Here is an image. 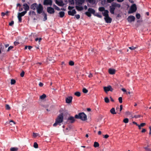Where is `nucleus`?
I'll list each match as a JSON object with an SVG mask.
<instances>
[{
  "label": "nucleus",
  "mask_w": 151,
  "mask_h": 151,
  "mask_svg": "<svg viewBox=\"0 0 151 151\" xmlns=\"http://www.w3.org/2000/svg\"><path fill=\"white\" fill-rule=\"evenodd\" d=\"M30 8L34 10L37 9V13L39 14L42 13L43 10V7L41 4H38L37 3H33L31 5Z\"/></svg>",
  "instance_id": "nucleus-1"
},
{
  "label": "nucleus",
  "mask_w": 151,
  "mask_h": 151,
  "mask_svg": "<svg viewBox=\"0 0 151 151\" xmlns=\"http://www.w3.org/2000/svg\"><path fill=\"white\" fill-rule=\"evenodd\" d=\"M76 4V6L75 7L78 11H81L83 9V7L82 6L85 0H75Z\"/></svg>",
  "instance_id": "nucleus-2"
},
{
  "label": "nucleus",
  "mask_w": 151,
  "mask_h": 151,
  "mask_svg": "<svg viewBox=\"0 0 151 151\" xmlns=\"http://www.w3.org/2000/svg\"><path fill=\"white\" fill-rule=\"evenodd\" d=\"M121 6L120 4L115 2H113L111 6H109L110 12V13L112 14H114V11L115 9L117 8H119Z\"/></svg>",
  "instance_id": "nucleus-3"
},
{
  "label": "nucleus",
  "mask_w": 151,
  "mask_h": 151,
  "mask_svg": "<svg viewBox=\"0 0 151 151\" xmlns=\"http://www.w3.org/2000/svg\"><path fill=\"white\" fill-rule=\"evenodd\" d=\"M75 117L76 119H80L82 121H85L87 119L86 115L83 112L79 113L78 115H76Z\"/></svg>",
  "instance_id": "nucleus-4"
},
{
  "label": "nucleus",
  "mask_w": 151,
  "mask_h": 151,
  "mask_svg": "<svg viewBox=\"0 0 151 151\" xmlns=\"http://www.w3.org/2000/svg\"><path fill=\"white\" fill-rule=\"evenodd\" d=\"M63 119V114H60L57 117V125H60V123L62 122Z\"/></svg>",
  "instance_id": "nucleus-5"
},
{
  "label": "nucleus",
  "mask_w": 151,
  "mask_h": 151,
  "mask_svg": "<svg viewBox=\"0 0 151 151\" xmlns=\"http://www.w3.org/2000/svg\"><path fill=\"white\" fill-rule=\"evenodd\" d=\"M137 10V7L135 4H133L131 6L128 13L129 14L135 12Z\"/></svg>",
  "instance_id": "nucleus-6"
},
{
  "label": "nucleus",
  "mask_w": 151,
  "mask_h": 151,
  "mask_svg": "<svg viewBox=\"0 0 151 151\" xmlns=\"http://www.w3.org/2000/svg\"><path fill=\"white\" fill-rule=\"evenodd\" d=\"M104 90L106 93H107L109 91L111 92L112 91L113 89L111 86L109 85L107 86L104 87Z\"/></svg>",
  "instance_id": "nucleus-7"
},
{
  "label": "nucleus",
  "mask_w": 151,
  "mask_h": 151,
  "mask_svg": "<svg viewBox=\"0 0 151 151\" xmlns=\"http://www.w3.org/2000/svg\"><path fill=\"white\" fill-rule=\"evenodd\" d=\"M52 3V0H44L43 4L44 5L51 6Z\"/></svg>",
  "instance_id": "nucleus-8"
},
{
  "label": "nucleus",
  "mask_w": 151,
  "mask_h": 151,
  "mask_svg": "<svg viewBox=\"0 0 151 151\" xmlns=\"http://www.w3.org/2000/svg\"><path fill=\"white\" fill-rule=\"evenodd\" d=\"M127 19L129 22H131L135 21V17L133 16L130 15L128 17Z\"/></svg>",
  "instance_id": "nucleus-9"
},
{
  "label": "nucleus",
  "mask_w": 151,
  "mask_h": 151,
  "mask_svg": "<svg viewBox=\"0 0 151 151\" xmlns=\"http://www.w3.org/2000/svg\"><path fill=\"white\" fill-rule=\"evenodd\" d=\"M47 11L48 13L51 14L54 13L55 12L54 9L51 7H47Z\"/></svg>",
  "instance_id": "nucleus-10"
},
{
  "label": "nucleus",
  "mask_w": 151,
  "mask_h": 151,
  "mask_svg": "<svg viewBox=\"0 0 151 151\" xmlns=\"http://www.w3.org/2000/svg\"><path fill=\"white\" fill-rule=\"evenodd\" d=\"M73 97L72 96H68L65 99V101L66 103L69 104L72 101Z\"/></svg>",
  "instance_id": "nucleus-11"
},
{
  "label": "nucleus",
  "mask_w": 151,
  "mask_h": 151,
  "mask_svg": "<svg viewBox=\"0 0 151 151\" xmlns=\"http://www.w3.org/2000/svg\"><path fill=\"white\" fill-rule=\"evenodd\" d=\"M68 13L69 15L74 16L76 14V12L75 9H73L72 11H68Z\"/></svg>",
  "instance_id": "nucleus-12"
},
{
  "label": "nucleus",
  "mask_w": 151,
  "mask_h": 151,
  "mask_svg": "<svg viewBox=\"0 0 151 151\" xmlns=\"http://www.w3.org/2000/svg\"><path fill=\"white\" fill-rule=\"evenodd\" d=\"M23 9L25 10L24 11H27L29 10V6L26 3L24 4H23Z\"/></svg>",
  "instance_id": "nucleus-13"
},
{
  "label": "nucleus",
  "mask_w": 151,
  "mask_h": 151,
  "mask_svg": "<svg viewBox=\"0 0 151 151\" xmlns=\"http://www.w3.org/2000/svg\"><path fill=\"white\" fill-rule=\"evenodd\" d=\"M104 18L106 23H110L111 22L112 19L109 16L104 17Z\"/></svg>",
  "instance_id": "nucleus-14"
},
{
  "label": "nucleus",
  "mask_w": 151,
  "mask_h": 151,
  "mask_svg": "<svg viewBox=\"0 0 151 151\" xmlns=\"http://www.w3.org/2000/svg\"><path fill=\"white\" fill-rule=\"evenodd\" d=\"M68 121L70 123H73L75 121L74 118L72 116H70L68 119Z\"/></svg>",
  "instance_id": "nucleus-15"
},
{
  "label": "nucleus",
  "mask_w": 151,
  "mask_h": 151,
  "mask_svg": "<svg viewBox=\"0 0 151 151\" xmlns=\"http://www.w3.org/2000/svg\"><path fill=\"white\" fill-rule=\"evenodd\" d=\"M116 70L110 68L109 70V73L110 74L113 75L115 74Z\"/></svg>",
  "instance_id": "nucleus-16"
},
{
  "label": "nucleus",
  "mask_w": 151,
  "mask_h": 151,
  "mask_svg": "<svg viewBox=\"0 0 151 151\" xmlns=\"http://www.w3.org/2000/svg\"><path fill=\"white\" fill-rule=\"evenodd\" d=\"M109 11L107 10H104V12H102L103 15L105 17L109 16Z\"/></svg>",
  "instance_id": "nucleus-17"
},
{
  "label": "nucleus",
  "mask_w": 151,
  "mask_h": 151,
  "mask_svg": "<svg viewBox=\"0 0 151 151\" xmlns=\"http://www.w3.org/2000/svg\"><path fill=\"white\" fill-rule=\"evenodd\" d=\"M88 11L91 14H92L93 15L95 14V10L92 8H89L88 9Z\"/></svg>",
  "instance_id": "nucleus-18"
},
{
  "label": "nucleus",
  "mask_w": 151,
  "mask_h": 151,
  "mask_svg": "<svg viewBox=\"0 0 151 151\" xmlns=\"http://www.w3.org/2000/svg\"><path fill=\"white\" fill-rule=\"evenodd\" d=\"M110 112L112 114H115L116 113L114 108H112L110 109Z\"/></svg>",
  "instance_id": "nucleus-19"
},
{
  "label": "nucleus",
  "mask_w": 151,
  "mask_h": 151,
  "mask_svg": "<svg viewBox=\"0 0 151 151\" xmlns=\"http://www.w3.org/2000/svg\"><path fill=\"white\" fill-rule=\"evenodd\" d=\"M27 13L26 11H23L21 13H19L18 16H19L21 17H22L24 15Z\"/></svg>",
  "instance_id": "nucleus-20"
},
{
  "label": "nucleus",
  "mask_w": 151,
  "mask_h": 151,
  "mask_svg": "<svg viewBox=\"0 0 151 151\" xmlns=\"http://www.w3.org/2000/svg\"><path fill=\"white\" fill-rule=\"evenodd\" d=\"M86 1L87 2H89L92 4H94L96 2V0H86Z\"/></svg>",
  "instance_id": "nucleus-21"
},
{
  "label": "nucleus",
  "mask_w": 151,
  "mask_h": 151,
  "mask_svg": "<svg viewBox=\"0 0 151 151\" xmlns=\"http://www.w3.org/2000/svg\"><path fill=\"white\" fill-rule=\"evenodd\" d=\"M64 4L62 1H57V5L59 6H63Z\"/></svg>",
  "instance_id": "nucleus-22"
},
{
  "label": "nucleus",
  "mask_w": 151,
  "mask_h": 151,
  "mask_svg": "<svg viewBox=\"0 0 151 151\" xmlns=\"http://www.w3.org/2000/svg\"><path fill=\"white\" fill-rule=\"evenodd\" d=\"M42 13V14L44 16V17L43 18V21H45L47 19V14L46 13H45V12L43 11Z\"/></svg>",
  "instance_id": "nucleus-23"
},
{
  "label": "nucleus",
  "mask_w": 151,
  "mask_h": 151,
  "mask_svg": "<svg viewBox=\"0 0 151 151\" xmlns=\"http://www.w3.org/2000/svg\"><path fill=\"white\" fill-rule=\"evenodd\" d=\"M65 15V13L64 12L61 11L59 13V16L60 17H63Z\"/></svg>",
  "instance_id": "nucleus-24"
},
{
  "label": "nucleus",
  "mask_w": 151,
  "mask_h": 151,
  "mask_svg": "<svg viewBox=\"0 0 151 151\" xmlns=\"http://www.w3.org/2000/svg\"><path fill=\"white\" fill-rule=\"evenodd\" d=\"M31 15H32L35 16L36 15V14L34 11H30L29 12V15L30 16Z\"/></svg>",
  "instance_id": "nucleus-25"
},
{
  "label": "nucleus",
  "mask_w": 151,
  "mask_h": 151,
  "mask_svg": "<svg viewBox=\"0 0 151 151\" xmlns=\"http://www.w3.org/2000/svg\"><path fill=\"white\" fill-rule=\"evenodd\" d=\"M94 15L95 16H96L99 18H101L102 17L101 14L99 13H97L96 14L95 13V14H94Z\"/></svg>",
  "instance_id": "nucleus-26"
},
{
  "label": "nucleus",
  "mask_w": 151,
  "mask_h": 151,
  "mask_svg": "<svg viewBox=\"0 0 151 151\" xmlns=\"http://www.w3.org/2000/svg\"><path fill=\"white\" fill-rule=\"evenodd\" d=\"M18 148L17 147H12L10 149L11 151H17Z\"/></svg>",
  "instance_id": "nucleus-27"
},
{
  "label": "nucleus",
  "mask_w": 151,
  "mask_h": 151,
  "mask_svg": "<svg viewBox=\"0 0 151 151\" xmlns=\"http://www.w3.org/2000/svg\"><path fill=\"white\" fill-rule=\"evenodd\" d=\"M99 143L96 142H94L93 145V146L95 147H97L99 146Z\"/></svg>",
  "instance_id": "nucleus-28"
},
{
  "label": "nucleus",
  "mask_w": 151,
  "mask_h": 151,
  "mask_svg": "<svg viewBox=\"0 0 151 151\" xmlns=\"http://www.w3.org/2000/svg\"><path fill=\"white\" fill-rule=\"evenodd\" d=\"M68 2L70 5H73L74 3V0H69Z\"/></svg>",
  "instance_id": "nucleus-29"
},
{
  "label": "nucleus",
  "mask_w": 151,
  "mask_h": 151,
  "mask_svg": "<svg viewBox=\"0 0 151 151\" xmlns=\"http://www.w3.org/2000/svg\"><path fill=\"white\" fill-rule=\"evenodd\" d=\"M105 10V8L103 7H100L99 9V10L101 12L104 11Z\"/></svg>",
  "instance_id": "nucleus-30"
},
{
  "label": "nucleus",
  "mask_w": 151,
  "mask_h": 151,
  "mask_svg": "<svg viewBox=\"0 0 151 151\" xmlns=\"http://www.w3.org/2000/svg\"><path fill=\"white\" fill-rule=\"evenodd\" d=\"M74 95L78 97H79L81 96V93L79 92H76L75 93Z\"/></svg>",
  "instance_id": "nucleus-31"
},
{
  "label": "nucleus",
  "mask_w": 151,
  "mask_h": 151,
  "mask_svg": "<svg viewBox=\"0 0 151 151\" xmlns=\"http://www.w3.org/2000/svg\"><path fill=\"white\" fill-rule=\"evenodd\" d=\"M46 97V96L45 94H43L42 95L40 96V98L42 99H43Z\"/></svg>",
  "instance_id": "nucleus-32"
},
{
  "label": "nucleus",
  "mask_w": 151,
  "mask_h": 151,
  "mask_svg": "<svg viewBox=\"0 0 151 151\" xmlns=\"http://www.w3.org/2000/svg\"><path fill=\"white\" fill-rule=\"evenodd\" d=\"M9 12L7 11L5 13L2 12L1 15L2 16H4L5 15H8V14Z\"/></svg>",
  "instance_id": "nucleus-33"
},
{
  "label": "nucleus",
  "mask_w": 151,
  "mask_h": 151,
  "mask_svg": "<svg viewBox=\"0 0 151 151\" xmlns=\"http://www.w3.org/2000/svg\"><path fill=\"white\" fill-rule=\"evenodd\" d=\"M85 14L88 17H90L91 16V14L89 12H86L85 13Z\"/></svg>",
  "instance_id": "nucleus-34"
},
{
  "label": "nucleus",
  "mask_w": 151,
  "mask_h": 151,
  "mask_svg": "<svg viewBox=\"0 0 151 151\" xmlns=\"http://www.w3.org/2000/svg\"><path fill=\"white\" fill-rule=\"evenodd\" d=\"M123 122L125 123H127L129 122V119L127 118H126L124 119Z\"/></svg>",
  "instance_id": "nucleus-35"
},
{
  "label": "nucleus",
  "mask_w": 151,
  "mask_h": 151,
  "mask_svg": "<svg viewBox=\"0 0 151 151\" xmlns=\"http://www.w3.org/2000/svg\"><path fill=\"white\" fill-rule=\"evenodd\" d=\"M33 146L35 148H37L38 147V145L36 142H35L34 143Z\"/></svg>",
  "instance_id": "nucleus-36"
},
{
  "label": "nucleus",
  "mask_w": 151,
  "mask_h": 151,
  "mask_svg": "<svg viewBox=\"0 0 151 151\" xmlns=\"http://www.w3.org/2000/svg\"><path fill=\"white\" fill-rule=\"evenodd\" d=\"M105 102L106 103H108L109 102V100L108 97H106L104 98Z\"/></svg>",
  "instance_id": "nucleus-37"
},
{
  "label": "nucleus",
  "mask_w": 151,
  "mask_h": 151,
  "mask_svg": "<svg viewBox=\"0 0 151 151\" xmlns=\"http://www.w3.org/2000/svg\"><path fill=\"white\" fill-rule=\"evenodd\" d=\"M137 48V47H134L133 46H132L131 47H129V48L131 50H134L135 49H136Z\"/></svg>",
  "instance_id": "nucleus-38"
},
{
  "label": "nucleus",
  "mask_w": 151,
  "mask_h": 151,
  "mask_svg": "<svg viewBox=\"0 0 151 151\" xmlns=\"http://www.w3.org/2000/svg\"><path fill=\"white\" fill-rule=\"evenodd\" d=\"M6 109L7 110H9L11 109V108L7 104L5 106Z\"/></svg>",
  "instance_id": "nucleus-39"
},
{
  "label": "nucleus",
  "mask_w": 151,
  "mask_h": 151,
  "mask_svg": "<svg viewBox=\"0 0 151 151\" xmlns=\"http://www.w3.org/2000/svg\"><path fill=\"white\" fill-rule=\"evenodd\" d=\"M16 83V81L14 79H12L11 80V83L12 85Z\"/></svg>",
  "instance_id": "nucleus-40"
},
{
  "label": "nucleus",
  "mask_w": 151,
  "mask_h": 151,
  "mask_svg": "<svg viewBox=\"0 0 151 151\" xmlns=\"http://www.w3.org/2000/svg\"><path fill=\"white\" fill-rule=\"evenodd\" d=\"M69 64L70 66H73L74 65V63L73 61H70L69 62Z\"/></svg>",
  "instance_id": "nucleus-41"
},
{
  "label": "nucleus",
  "mask_w": 151,
  "mask_h": 151,
  "mask_svg": "<svg viewBox=\"0 0 151 151\" xmlns=\"http://www.w3.org/2000/svg\"><path fill=\"white\" fill-rule=\"evenodd\" d=\"M83 92L84 93H87L88 92V90L86 88H83Z\"/></svg>",
  "instance_id": "nucleus-42"
},
{
  "label": "nucleus",
  "mask_w": 151,
  "mask_h": 151,
  "mask_svg": "<svg viewBox=\"0 0 151 151\" xmlns=\"http://www.w3.org/2000/svg\"><path fill=\"white\" fill-rule=\"evenodd\" d=\"M136 17L137 19H139L140 17V15L139 14H137L136 15Z\"/></svg>",
  "instance_id": "nucleus-43"
},
{
  "label": "nucleus",
  "mask_w": 151,
  "mask_h": 151,
  "mask_svg": "<svg viewBox=\"0 0 151 151\" xmlns=\"http://www.w3.org/2000/svg\"><path fill=\"white\" fill-rule=\"evenodd\" d=\"M17 17L19 20V22H21L22 21V17L20 16H18Z\"/></svg>",
  "instance_id": "nucleus-44"
},
{
  "label": "nucleus",
  "mask_w": 151,
  "mask_h": 151,
  "mask_svg": "<svg viewBox=\"0 0 151 151\" xmlns=\"http://www.w3.org/2000/svg\"><path fill=\"white\" fill-rule=\"evenodd\" d=\"M80 15L78 14H76L75 16V17L76 19H78L80 18Z\"/></svg>",
  "instance_id": "nucleus-45"
},
{
  "label": "nucleus",
  "mask_w": 151,
  "mask_h": 151,
  "mask_svg": "<svg viewBox=\"0 0 151 151\" xmlns=\"http://www.w3.org/2000/svg\"><path fill=\"white\" fill-rule=\"evenodd\" d=\"M118 100L120 103H122V97H119Z\"/></svg>",
  "instance_id": "nucleus-46"
},
{
  "label": "nucleus",
  "mask_w": 151,
  "mask_h": 151,
  "mask_svg": "<svg viewBox=\"0 0 151 151\" xmlns=\"http://www.w3.org/2000/svg\"><path fill=\"white\" fill-rule=\"evenodd\" d=\"M42 40V38H37L35 39V41H38L39 42H40Z\"/></svg>",
  "instance_id": "nucleus-47"
},
{
  "label": "nucleus",
  "mask_w": 151,
  "mask_h": 151,
  "mask_svg": "<svg viewBox=\"0 0 151 151\" xmlns=\"http://www.w3.org/2000/svg\"><path fill=\"white\" fill-rule=\"evenodd\" d=\"M140 115H134L133 117V118H135L136 119H137V118H140Z\"/></svg>",
  "instance_id": "nucleus-48"
},
{
  "label": "nucleus",
  "mask_w": 151,
  "mask_h": 151,
  "mask_svg": "<svg viewBox=\"0 0 151 151\" xmlns=\"http://www.w3.org/2000/svg\"><path fill=\"white\" fill-rule=\"evenodd\" d=\"M24 71L22 70L20 73V76L22 77H23L24 76Z\"/></svg>",
  "instance_id": "nucleus-49"
},
{
  "label": "nucleus",
  "mask_w": 151,
  "mask_h": 151,
  "mask_svg": "<svg viewBox=\"0 0 151 151\" xmlns=\"http://www.w3.org/2000/svg\"><path fill=\"white\" fill-rule=\"evenodd\" d=\"M13 48V47L12 46H9L8 49V50H7V51H9L10 50L12 49V48Z\"/></svg>",
  "instance_id": "nucleus-50"
},
{
  "label": "nucleus",
  "mask_w": 151,
  "mask_h": 151,
  "mask_svg": "<svg viewBox=\"0 0 151 151\" xmlns=\"http://www.w3.org/2000/svg\"><path fill=\"white\" fill-rule=\"evenodd\" d=\"M123 109V106L122 105H121L120 106V111L119 112V114H120L121 112V111Z\"/></svg>",
  "instance_id": "nucleus-51"
},
{
  "label": "nucleus",
  "mask_w": 151,
  "mask_h": 151,
  "mask_svg": "<svg viewBox=\"0 0 151 151\" xmlns=\"http://www.w3.org/2000/svg\"><path fill=\"white\" fill-rule=\"evenodd\" d=\"M39 134L37 133H33V136L34 137H36L38 136Z\"/></svg>",
  "instance_id": "nucleus-52"
},
{
  "label": "nucleus",
  "mask_w": 151,
  "mask_h": 151,
  "mask_svg": "<svg viewBox=\"0 0 151 151\" xmlns=\"http://www.w3.org/2000/svg\"><path fill=\"white\" fill-rule=\"evenodd\" d=\"M14 24V22L13 21H11L9 24V25L10 26H12Z\"/></svg>",
  "instance_id": "nucleus-53"
},
{
  "label": "nucleus",
  "mask_w": 151,
  "mask_h": 151,
  "mask_svg": "<svg viewBox=\"0 0 151 151\" xmlns=\"http://www.w3.org/2000/svg\"><path fill=\"white\" fill-rule=\"evenodd\" d=\"M59 112L60 113V114H61L62 113H63L64 110L63 109H61L59 110Z\"/></svg>",
  "instance_id": "nucleus-54"
},
{
  "label": "nucleus",
  "mask_w": 151,
  "mask_h": 151,
  "mask_svg": "<svg viewBox=\"0 0 151 151\" xmlns=\"http://www.w3.org/2000/svg\"><path fill=\"white\" fill-rule=\"evenodd\" d=\"M145 125V123H141L139 125L141 127H143Z\"/></svg>",
  "instance_id": "nucleus-55"
},
{
  "label": "nucleus",
  "mask_w": 151,
  "mask_h": 151,
  "mask_svg": "<svg viewBox=\"0 0 151 151\" xmlns=\"http://www.w3.org/2000/svg\"><path fill=\"white\" fill-rule=\"evenodd\" d=\"M53 126L55 127L57 126V118L55 119V123L53 124Z\"/></svg>",
  "instance_id": "nucleus-56"
},
{
  "label": "nucleus",
  "mask_w": 151,
  "mask_h": 151,
  "mask_svg": "<svg viewBox=\"0 0 151 151\" xmlns=\"http://www.w3.org/2000/svg\"><path fill=\"white\" fill-rule=\"evenodd\" d=\"M93 76L92 74L91 73H90L89 75L88 76V77L89 78H91Z\"/></svg>",
  "instance_id": "nucleus-57"
},
{
  "label": "nucleus",
  "mask_w": 151,
  "mask_h": 151,
  "mask_svg": "<svg viewBox=\"0 0 151 151\" xmlns=\"http://www.w3.org/2000/svg\"><path fill=\"white\" fill-rule=\"evenodd\" d=\"M19 43L16 41H15L14 42V44L15 45H18Z\"/></svg>",
  "instance_id": "nucleus-58"
},
{
  "label": "nucleus",
  "mask_w": 151,
  "mask_h": 151,
  "mask_svg": "<svg viewBox=\"0 0 151 151\" xmlns=\"http://www.w3.org/2000/svg\"><path fill=\"white\" fill-rule=\"evenodd\" d=\"M39 85L40 87H42L43 85V84L41 82H40Z\"/></svg>",
  "instance_id": "nucleus-59"
},
{
  "label": "nucleus",
  "mask_w": 151,
  "mask_h": 151,
  "mask_svg": "<svg viewBox=\"0 0 151 151\" xmlns=\"http://www.w3.org/2000/svg\"><path fill=\"white\" fill-rule=\"evenodd\" d=\"M109 137V136L108 134L105 135L104 136V138H107Z\"/></svg>",
  "instance_id": "nucleus-60"
},
{
  "label": "nucleus",
  "mask_w": 151,
  "mask_h": 151,
  "mask_svg": "<svg viewBox=\"0 0 151 151\" xmlns=\"http://www.w3.org/2000/svg\"><path fill=\"white\" fill-rule=\"evenodd\" d=\"M114 0H107V2L109 3H111L113 2Z\"/></svg>",
  "instance_id": "nucleus-61"
},
{
  "label": "nucleus",
  "mask_w": 151,
  "mask_h": 151,
  "mask_svg": "<svg viewBox=\"0 0 151 151\" xmlns=\"http://www.w3.org/2000/svg\"><path fill=\"white\" fill-rule=\"evenodd\" d=\"M149 128L150 129V132H149V134L150 135H151V126L149 127Z\"/></svg>",
  "instance_id": "nucleus-62"
},
{
  "label": "nucleus",
  "mask_w": 151,
  "mask_h": 151,
  "mask_svg": "<svg viewBox=\"0 0 151 151\" xmlns=\"http://www.w3.org/2000/svg\"><path fill=\"white\" fill-rule=\"evenodd\" d=\"M68 10H70V11H71L72 9L71 6H69L68 7Z\"/></svg>",
  "instance_id": "nucleus-63"
},
{
  "label": "nucleus",
  "mask_w": 151,
  "mask_h": 151,
  "mask_svg": "<svg viewBox=\"0 0 151 151\" xmlns=\"http://www.w3.org/2000/svg\"><path fill=\"white\" fill-rule=\"evenodd\" d=\"M124 92H126V90L124 88H122L121 89Z\"/></svg>",
  "instance_id": "nucleus-64"
}]
</instances>
